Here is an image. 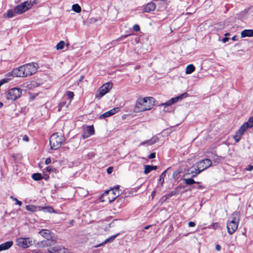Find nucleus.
Instances as JSON below:
<instances>
[{
    "label": "nucleus",
    "instance_id": "obj_18",
    "mask_svg": "<svg viewBox=\"0 0 253 253\" xmlns=\"http://www.w3.org/2000/svg\"><path fill=\"white\" fill-rule=\"evenodd\" d=\"M156 9V4L153 2L148 3L144 7L143 11L149 13L153 11Z\"/></svg>",
    "mask_w": 253,
    "mask_h": 253
},
{
    "label": "nucleus",
    "instance_id": "obj_39",
    "mask_svg": "<svg viewBox=\"0 0 253 253\" xmlns=\"http://www.w3.org/2000/svg\"><path fill=\"white\" fill-rule=\"evenodd\" d=\"M133 30L135 32H138L140 31L139 26L137 24H135L133 26Z\"/></svg>",
    "mask_w": 253,
    "mask_h": 253
},
{
    "label": "nucleus",
    "instance_id": "obj_4",
    "mask_svg": "<svg viewBox=\"0 0 253 253\" xmlns=\"http://www.w3.org/2000/svg\"><path fill=\"white\" fill-rule=\"evenodd\" d=\"M65 137L61 133L58 132L53 133L49 138V143L51 149L56 150L60 147L65 141Z\"/></svg>",
    "mask_w": 253,
    "mask_h": 253
},
{
    "label": "nucleus",
    "instance_id": "obj_42",
    "mask_svg": "<svg viewBox=\"0 0 253 253\" xmlns=\"http://www.w3.org/2000/svg\"><path fill=\"white\" fill-rule=\"evenodd\" d=\"M11 199H13V200L16 201L15 204L18 205L19 206H21L22 204V202L19 200H18L16 198H13V196H10Z\"/></svg>",
    "mask_w": 253,
    "mask_h": 253
},
{
    "label": "nucleus",
    "instance_id": "obj_11",
    "mask_svg": "<svg viewBox=\"0 0 253 253\" xmlns=\"http://www.w3.org/2000/svg\"><path fill=\"white\" fill-rule=\"evenodd\" d=\"M196 165L197 169L200 170L201 172L210 167L212 165V162L211 160L206 159L197 162Z\"/></svg>",
    "mask_w": 253,
    "mask_h": 253
},
{
    "label": "nucleus",
    "instance_id": "obj_23",
    "mask_svg": "<svg viewBox=\"0 0 253 253\" xmlns=\"http://www.w3.org/2000/svg\"><path fill=\"white\" fill-rule=\"evenodd\" d=\"M241 37H253V30H244L241 32Z\"/></svg>",
    "mask_w": 253,
    "mask_h": 253
},
{
    "label": "nucleus",
    "instance_id": "obj_17",
    "mask_svg": "<svg viewBox=\"0 0 253 253\" xmlns=\"http://www.w3.org/2000/svg\"><path fill=\"white\" fill-rule=\"evenodd\" d=\"M200 173V170H199L197 167L194 168V167H192L187 170V172L185 173V175L186 176L189 174H191V177L194 178Z\"/></svg>",
    "mask_w": 253,
    "mask_h": 253
},
{
    "label": "nucleus",
    "instance_id": "obj_36",
    "mask_svg": "<svg viewBox=\"0 0 253 253\" xmlns=\"http://www.w3.org/2000/svg\"><path fill=\"white\" fill-rule=\"evenodd\" d=\"M26 210L34 212L36 211L37 207H25Z\"/></svg>",
    "mask_w": 253,
    "mask_h": 253
},
{
    "label": "nucleus",
    "instance_id": "obj_26",
    "mask_svg": "<svg viewBox=\"0 0 253 253\" xmlns=\"http://www.w3.org/2000/svg\"><path fill=\"white\" fill-rule=\"evenodd\" d=\"M183 180L185 182V183L188 185H191L193 184H199L200 182H196L194 179L193 178L191 177L190 178H183Z\"/></svg>",
    "mask_w": 253,
    "mask_h": 253
},
{
    "label": "nucleus",
    "instance_id": "obj_14",
    "mask_svg": "<svg viewBox=\"0 0 253 253\" xmlns=\"http://www.w3.org/2000/svg\"><path fill=\"white\" fill-rule=\"evenodd\" d=\"M120 186L119 185H116L114 186L113 188H111L110 190H106L108 192V195L110 198L111 200L112 201H114L117 198L119 197L120 195Z\"/></svg>",
    "mask_w": 253,
    "mask_h": 253
},
{
    "label": "nucleus",
    "instance_id": "obj_6",
    "mask_svg": "<svg viewBox=\"0 0 253 253\" xmlns=\"http://www.w3.org/2000/svg\"><path fill=\"white\" fill-rule=\"evenodd\" d=\"M24 73L25 77L32 76L36 73L39 68L38 64L36 63H30L23 65Z\"/></svg>",
    "mask_w": 253,
    "mask_h": 253
},
{
    "label": "nucleus",
    "instance_id": "obj_9",
    "mask_svg": "<svg viewBox=\"0 0 253 253\" xmlns=\"http://www.w3.org/2000/svg\"><path fill=\"white\" fill-rule=\"evenodd\" d=\"M39 233L47 239L46 240L42 242L44 246L48 247L54 245L55 243L54 241L49 240L51 237L50 232L49 230L47 229H42L39 231Z\"/></svg>",
    "mask_w": 253,
    "mask_h": 253
},
{
    "label": "nucleus",
    "instance_id": "obj_27",
    "mask_svg": "<svg viewBox=\"0 0 253 253\" xmlns=\"http://www.w3.org/2000/svg\"><path fill=\"white\" fill-rule=\"evenodd\" d=\"M40 211H42L45 212H56L52 208V207H42L41 209H40Z\"/></svg>",
    "mask_w": 253,
    "mask_h": 253
},
{
    "label": "nucleus",
    "instance_id": "obj_35",
    "mask_svg": "<svg viewBox=\"0 0 253 253\" xmlns=\"http://www.w3.org/2000/svg\"><path fill=\"white\" fill-rule=\"evenodd\" d=\"M166 171H164V172H163L160 176V177H159V181L160 182H161L162 184L163 183L164 181V178L165 177H166Z\"/></svg>",
    "mask_w": 253,
    "mask_h": 253
},
{
    "label": "nucleus",
    "instance_id": "obj_50",
    "mask_svg": "<svg viewBox=\"0 0 253 253\" xmlns=\"http://www.w3.org/2000/svg\"><path fill=\"white\" fill-rule=\"evenodd\" d=\"M113 168L112 167H109L107 169V172L108 173L110 174L112 172Z\"/></svg>",
    "mask_w": 253,
    "mask_h": 253
},
{
    "label": "nucleus",
    "instance_id": "obj_33",
    "mask_svg": "<svg viewBox=\"0 0 253 253\" xmlns=\"http://www.w3.org/2000/svg\"><path fill=\"white\" fill-rule=\"evenodd\" d=\"M64 46L65 42L64 41H61L57 44L56 47L57 50H61L64 48Z\"/></svg>",
    "mask_w": 253,
    "mask_h": 253
},
{
    "label": "nucleus",
    "instance_id": "obj_20",
    "mask_svg": "<svg viewBox=\"0 0 253 253\" xmlns=\"http://www.w3.org/2000/svg\"><path fill=\"white\" fill-rule=\"evenodd\" d=\"M120 235V233H117L116 235H113L109 237L108 238L106 239L103 242H102L101 244L96 245L94 246L95 248H98L101 247V246H103L105 245V244H107L108 243H111L113 242V241L116 239V238Z\"/></svg>",
    "mask_w": 253,
    "mask_h": 253
},
{
    "label": "nucleus",
    "instance_id": "obj_49",
    "mask_svg": "<svg viewBox=\"0 0 253 253\" xmlns=\"http://www.w3.org/2000/svg\"><path fill=\"white\" fill-rule=\"evenodd\" d=\"M253 169V166H249L248 168L246 169V170L248 171H251Z\"/></svg>",
    "mask_w": 253,
    "mask_h": 253
},
{
    "label": "nucleus",
    "instance_id": "obj_45",
    "mask_svg": "<svg viewBox=\"0 0 253 253\" xmlns=\"http://www.w3.org/2000/svg\"><path fill=\"white\" fill-rule=\"evenodd\" d=\"M22 139L24 141L26 142H28L29 141V138L26 135H25L23 136Z\"/></svg>",
    "mask_w": 253,
    "mask_h": 253
},
{
    "label": "nucleus",
    "instance_id": "obj_52",
    "mask_svg": "<svg viewBox=\"0 0 253 253\" xmlns=\"http://www.w3.org/2000/svg\"><path fill=\"white\" fill-rule=\"evenodd\" d=\"M215 249L217 251H220L221 250V246L219 245H216L215 246Z\"/></svg>",
    "mask_w": 253,
    "mask_h": 253
},
{
    "label": "nucleus",
    "instance_id": "obj_1",
    "mask_svg": "<svg viewBox=\"0 0 253 253\" xmlns=\"http://www.w3.org/2000/svg\"><path fill=\"white\" fill-rule=\"evenodd\" d=\"M155 105V99L152 97H139L137 99L134 108L136 113L151 110Z\"/></svg>",
    "mask_w": 253,
    "mask_h": 253
},
{
    "label": "nucleus",
    "instance_id": "obj_61",
    "mask_svg": "<svg viewBox=\"0 0 253 253\" xmlns=\"http://www.w3.org/2000/svg\"><path fill=\"white\" fill-rule=\"evenodd\" d=\"M229 35V33H226V34H224V35H225V36H228Z\"/></svg>",
    "mask_w": 253,
    "mask_h": 253
},
{
    "label": "nucleus",
    "instance_id": "obj_53",
    "mask_svg": "<svg viewBox=\"0 0 253 253\" xmlns=\"http://www.w3.org/2000/svg\"><path fill=\"white\" fill-rule=\"evenodd\" d=\"M228 40H229L228 38L225 37L222 39V42L223 43H225L226 42H227L228 41Z\"/></svg>",
    "mask_w": 253,
    "mask_h": 253
},
{
    "label": "nucleus",
    "instance_id": "obj_57",
    "mask_svg": "<svg viewBox=\"0 0 253 253\" xmlns=\"http://www.w3.org/2000/svg\"><path fill=\"white\" fill-rule=\"evenodd\" d=\"M150 226H151V225H147V226H145L144 227V229H148L150 228Z\"/></svg>",
    "mask_w": 253,
    "mask_h": 253
},
{
    "label": "nucleus",
    "instance_id": "obj_60",
    "mask_svg": "<svg viewBox=\"0 0 253 253\" xmlns=\"http://www.w3.org/2000/svg\"><path fill=\"white\" fill-rule=\"evenodd\" d=\"M155 192L154 191H153V192H152V196H153V195H155Z\"/></svg>",
    "mask_w": 253,
    "mask_h": 253
},
{
    "label": "nucleus",
    "instance_id": "obj_51",
    "mask_svg": "<svg viewBox=\"0 0 253 253\" xmlns=\"http://www.w3.org/2000/svg\"><path fill=\"white\" fill-rule=\"evenodd\" d=\"M66 102H61L59 103L58 105H59L60 107H61L62 108L66 105Z\"/></svg>",
    "mask_w": 253,
    "mask_h": 253
},
{
    "label": "nucleus",
    "instance_id": "obj_43",
    "mask_svg": "<svg viewBox=\"0 0 253 253\" xmlns=\"http://www.w3.org/2000/svg\"><path fill=\"white\" fill-rule=\"evenodd\" d=\"M156 157V153H152L148 156V158L150 159H154Z\"/></svg>",
    "mask_w": 253,
    "mask_h": 253
},
{
    "label": "nucleus",
    "instance_id": "obj_56",
    "mask_svg": "<svg viewBox=\"0 0 253 253\" xmlns=\"http://www.w3.org/2000/svg\"><path fill=\"white\" fill-rule=\"evenodd\" d=\"M62 108L61 107H60L59 105H58V110H57L58 112H60Z\"/></svg>",
    "mask_w": 253,
    "mask_h": 253
},
{
    "label": "nucleus",
    "instance_id": "obj_19",
    "mask_svg": "<svg viewBox=\"0 0 253 253\" xmlns=\"http://www.w3.org/2000/svg\"><path fill=\"white\" fill-rule=\"evenodd\" d=\"M159 140V138L157 136H154L150 139L142 142L140 143V145H151L157 142Z\"/></svg>",
    "mask_w": 253,
    "mask_h": 253
},
{
    "label": "nucleus",
    "instance_id": "obj_59",
    "mask_svg": "<svg viewBox=\"0 0 253 253\" xmlns=\"http://www.w3.org/2000/svg\"><path fill=\"white\" fill-rule=\"evenodd\" d=\"M3 106V103L0 102V108Z\"/></svg>",
    "mask_w": 253,
    "mask_h": 253
},
{
    "label": "nucleus",
    "instance_id": "obj_7",
    "mask_svg": "<svg viewBox=\"0 0 253 253\" xmlns=\"http://www.w3.org/2000/svg\"><path fill=\"white\" fill-rule=\"evenodd\" d=\"M22 93L21 90L17 87L9 89L6 94V98L8 100L14 101L18 99L21 96Z\"/></svg>",
    "mask_w": 253,
    "mask_h": 253
},
{
    "label": "nucleus",
    "instance_id": "obj_13",
    "mask_svg": "<svg viewBox=\"0 0 253 253\" xmlns=\"http://www.w3.org/2000/svg\"><path fill=\"white\" fill-rule=\"evenodd\" d=\"M6 77H26L24 73V69L23 65L18 68L14 69L11 72L8 73L6 74Z\"/></svg>",
    "mask_w": 253,
    "mask_h": 253
},
{
    "label": "nucleus",
    "instance_id": "obj_3",
    "mask_svg": "<svg viewBox=\"0 0 253 253\" xmlns=\"http://www.w3.org/2000/svg\"><path fill=\"white\" fill-rule=\"evenodd\" d=\"M253 127V117H250L248 121L245 122L240 127V128L236 131L235 134L233 136L236 143L238 142L241 139L243 135L247 129L249 128Z\"/></svg>",
    "mask_w": 253,
    "mask_h": 253
},
{
    "label": "nucleus",
    "instance_id": "obj_30",
    "mask_svg": "<svg viewBox=\"0 0 253 253\" xmlns=\"http://www.w3.org/2000/svg\"><path fill=\"white\" fill-rule=\"evenodd\" d=\"M117 200L116 204L118 205H121L125 203V201L126 200V198L124 197L123 196H119L116 198V199Z\"/></svg>",
    "mask_w": 253,
    "mask_h": 253
},
{
    "label": "nucleus",
    "instance_id": "obj_34",
    "mask_svg": "<svg viewBox=\"0 0 253 253\" xmlns=\"http://www.w3.org/2000/svg\"><path fill=\"white\" fill-rule=\"evenodd\" d=\"M66 95L67 96L68 98L70 100H71L74 96V92L70 91H67L66 92Z\"/></svg>",
    "mask_w": 253,
    "mask_h": 253
},
{
    "label": "nucleus",
    "instance_id": "obj_41",
    "mask_svg": "<svg viewBox=\"0 0 253 253\" xmlns=\"http://www.w3.org/2000/svg\"><path fill=\"white\" fill-rule=\"evenodd\" d=\"M211 226L214 229H217L219 226L217 223H213Z\"/></svg>",
    "mask_w": 253,
    "mask_h": 253
},
{
    "label": "nucleus",
    "instance_id": "obj_2",
    "mask_svg": "<svg viewBox=\"0 0 253 253\" xmlns=\"http://www.w3.org/2000/svg\"><path fill=\"white\" fill-rule=\"evenodd\" d=\"M240 215L238 212H234L228 218L226 226L229 234H233L238 229Z\"/></svg>",
    "mask_w": 253,
    "mask_h": 253
},
{
    "label": "nucleus",
    "instance_id": "obj_38",
    "mask_svg": "<svg viewBox=\"0 0 253 253\" xmlns=\"http://www.w3.org/2000/svg\"><path fill=\"white\" fill-rule=\"evenodd\" d=\"M46 170L47 171V172H50L51 171H54L56 170V169L55 168H54L52 166H48L47 167H46Z\"/></svg>",
    "mask_w": 253,
    "mask_h": 253
},
{
    "label": "nucleus",
    "instance_id": "obj_15",
    "mask_svg": "<svg viewBox=\"0 0 253 253\" xmlns=\"http://www.w3.org/2000/svg\"><path fill=\"white\" fill-rule=\"evenodd\" d=\"M188 96V94L186 92H185L178 96L171 98L170 99H169V101H167L166 102L162 103L161 104V105L164 106H170L172 104L177 102L178 101L181 100L183 98L187 97Z\"/></svg>",
    "mask_w": 253,
    "mask_h": 253
},
{
    "label": "nucleus",
    "instance_id": "obj_48",
    "mask_svg": "<svg viewBox=\"0 0 253 253\" xmlns=\"http://www.w3.org/2000/svg\"><path fill=\"white\" fill-rule=\"evenodd\" d=\"M188 225L189 227H194L195 226V223L194 222L190 221L188 222Z\"/></svg>",
    "mask_w": 253,
    "mask_h": 253
},
{
    "label": "nucleus",
    "instance_id": "obj_12",
    "mask_svg": "<svg viewBox=\"0 0 253 253\" xmlns=\"http://www.w3.org/2000/svg\"><path fill=\"white\" fill-rule=\"evenodd\" d=\"M49 247L48 251L49 253H69V250L62 246L54 244Z\"/></svg>",
    "mask_w": 253,
    "mask_h": 253
},
{
    "label": "nucleus",
    "instance_id": "obj_21",
    "mask_svg": "<svg viewBox=\"0 0 253 253\" xmlns=\"http://www.w3.org/2000/svg\"><path fill=\"white\" fill-rule=\"evenodd\" d=\"M13 244L12 241H7L0 245V252L5 251L10 248Z\"/></svg>",
    "mask_w": 253,
    "mask_h": 253
},
{
    "label": "nucleus",
    "instance_id": "obj_47",
    "mask_svg": "<svg viewBox=\"0 0 253 253\" xmlns=\"http://www.w3.org/2000/svg\"><path fill=\"white\" fill-rule=\"evenodd\" d=\"M89 136H88V134L85 131L82 134V137L84 139H85Z\"/></svg>",
    "mask_w": 253,
    "mask_h": 253
},
{
    "label": "nucleus",
    "instance_id": "obj_10",
    "mask_svg": "<svg viewBox=\"0 0 253 253\" xmlns=\"http://www.w3.org/2000/svg\"><path fill=\"white\" fill-rule=\"evenodd\" d=\"M16 245L22 248H27L32 245L33 241L30 238H19L16 241Z\"/></svg>",
    "mask_w": 253,
    "mask_h": 253
},
{
    "label": "nucleus",
    "instance_id": "obj_32",
    "mask_svg": "<svg viewBox=\"0 0 253 253\" xmlns=\"http://www.w3.org/2000/svg\"><path fill=\"white\" fill-rule=\"evenodd\" d=\"M72 10L76 12L79 13L81 11V7L78 4H74L72 5Z\"/></svg>",
    "mask_w": 253,
    "mask_h": 253
},
{
    "label": "nucleus",
    "instance_id": "obj_62",
    "mask_svg": "<svg viewBox=\"0 0 253 253\" xmlns=\"http://www.w3.org/2000/svg\"><path fill=\"white\" fill-rule=\"evenodd\" d=\"M73 221H74L73 220H71V221L70 222V224H73Z\"/></svg>",
    "mask_w": 253,
    "mask_h": 253
},
{
    "label": "nucleus",
    "instance_id": "obj_28",
    "mask_svg": "<svg viewBox=\"0 0 253 253\" xmlns=\"http://www.w3.org/2000/svg\"><path fill=\"white\" fill-rule=\"evenodd\" d=\"M195 70V67L193 64L188 65L186 68L185 73L186 74H190Z\"/></svg>",
    "mask_w": 253,
    "mask_h": 253
},
{
    "label": "nucleus",
    "instance_id": "obj_55",
    "mask_svg": "<svg viewBox=\"0 0 253 253\" xmlns=\"http://www.w3.org/2000/svg\"><path fill=\"white\" fill-rule=\"evenodd\" d=\"M176 192L175 191H172L170 193V196H173V195H175Z\"/></svg>",
    "mask_w": 253,
    "mask_h": 253
},
{
    "label": "nucleus",
    "instance_id": "obj_24",
    "mask_svg": "<svg viewBox=\"0 0 253 253\" xmlns=\"http://www.w3.org/2000/svg\"><path fill=\"white\" fill-rule=\"evenodd\" d=\"M157 169L156 166L145 165L144 166V173L146 174L149 173L153 170H156Z\"/></svg>",
    "mask_w": 253,
    "mask_h": 253
},
{
    "label": "nucleus",
    "instance_id": "obj_58",
    "mask_svg": "<svg viewBox=\"0 0 253 253\" xmlns=\"http://www.w3.org/2000/svg\"><path fill=\"white\" fill-rule=\"evenodd\" d=\"M216 157H217V160L218 161H220L221 159V157H218L217 156H216Z\"/></svg>",
    "mask_w": 253,
    "mask_h": 253
},
{
    "label": "nucleus",
    "instance_id": "obj_25",
    "mask_svg": "<svg viewBox=\"0 0 253 253\" xmlns=\"http://www.w3.org/2000/svg\"><path fill=\"white\" fill-rule=\"evenodd\" d=\"M88 136H91L94 134V129L93 126H86L85 131Z\"/></svg>",
    "mask_w": 253,
    "mask_h": 253
},
{
    "label": "nucleus",
    "instance_id": "obj_37",
    "mask_svg": "<svg viewBox=\"0 0 253 253\" xmlns=\"http://www.w3.org/2000/svg\"><path fill=\"white\" fill-rule=\"evenodd\" d=\"M10 79L8 78H6L3 79L0 81V86L3 84L7 83L9 81Z\"/></svg>",
    "mask_w": 253,
    "mask_h": 253
},
{
    "label": "nucleus",
    "instance_id": "obj_22",
    "mask_svg": "<svg viewBox=\"0 0 253 253\" xmlns=\"http://www.w3.org/2000/svg\"><path fill=\"white\" fill-rule=\"evenodd\" d=\"M108 195V191H105L104 193L101 196L100 198V201L101 202H106L109 204H110L112 202V200H111L110 198Z\"/></svg>",
    "mask_w": 253,
    "mask_h": 253
},
{
    "label": "nucleus",
    "instance_id": "obj_5",
    "mask_svg": "<svg viewBox=\"0 0 253 253\" xmlns=\"http://www.w3.org/2000/svg\"><path fill=\"white\" fill-rule=\"evenodd\" d=\"M36 3L35 1H26L14 7V10L16 14H21L30 9Z\"/></svg>",
    "mask_w": 253,
    "mask_h": 253
},
{
    "label": "nucleus",
    "instance_id": "obj_29",
    "mask_svg": "<svg viewBox=\"0 0 253 253\" xmlns=\"http://www.w3.org/2000/svg\"><path fill=\"white\" fill-rule=\"evenodd\" d=\"M15 14H16V13H15L14 9V10L9 9L7 11L6 17H7V18H12L14 16H15Z\"/></svg>",
    "mask_w": 253,
    "mask_h": 253
},
{
    "label": "nucleus",
    "instance_id": "obj_54",
    "mask_svg": "<svg viewBox=\"0 0 253 253\" xmlns=\"http://www.w3.org/2000/svg\"><path fill=\"white\" fill-rule=\"evenodd\" d=\"M237 40H238V38L236 36L233 37L232 38V40H233V41H237Z\"/></svg>",
    "mask_w": 253,
    "mask_h": 253
},
{
    "label": "nucleus",
    "instance_id": "obj_31",
    "mask_svg": "<svg viewBox=\"0 0 253 253\" xmlns=\"http://www.w3.org/2000/svg\"><path fill=\"white\" fill-rule=\"evenodd\" d=\"M32 178L36 181L41 180L42 178V176L41 174L39 173H35L32 174Z\"/></svg>",
    "mask_w": 253,
    "mask_h": 253
},
{
    "label": "nucleus",
    "instance_id": "obj_46",
    "mask_svg": "<svg viewBox=\"0 0 253 253\" xmlns=\"http://www.w3.org/2000/svg\"><path fill=\"white\" fill-rule=\"evenodd\" d=\"M51 162V159L50 158H47V159H46L45 161V164L46 165H48L49 164H50Z\"/></svg>",
    "mask_w": 253,
    "mask_h": 253
},
{
    "label": "nucleus",
    "instance_id": "obj_8",
    "mask_svg": "<svg viewBox=\"0 0 253 253\" xmlns=\"http://www.w3.org/2000/svg\"><path fill=\"white\" fill-rule=\"evenodd\" d=\"M112 84L110 83H107L102 85L99 88L97 93L95 94V97L98 99H100L105 94L108 93L112 87Z\"/></svg>",
    "mask_w": 253,
    "mask_h": 253
},
{
    "label": "nucleus",
    "instance_id": "obj_40",
    "mask_svg": "<svg viewBox=\"0 0 253 253\" xmlns=\"http://www.w3.org/2000/svg\"><path fill=\"white\" fill-rule=\"evenodd\" d=\"M197 184V186H194L193 188L197 189H203L205 188L204 186L200 184V183Z\"/></svg>",
    "mask_w": 253,
    "mask_h": 253
},
{
    "label": "nucleus",
    "instance_id": "obj_44",
    "mask_svg": "<svg viewBox=\"0 0 253 253\" xmlns=\"http://www.w3.org/2000/svg\"><path fill=\"white\" fill-rule=\"evenodd\" d=\"M129 35H124L121 36L119 38H118V41H120L122 40H123L124 39H126L127 38Z\"/></svg>",
    "mask_w": 253,
    "mask_h": 253
},
{
    "label": "nucleus",
    "instance_id": "obj_16",
    "mask_svg": "<svg viewBox=\"0 0 253 253\" xmlns=\"http://www.w3.org/2000/svg\"><path fill=\"white\" fill-rule=\"evenodd\" d=\"M119 108L118 107L113 108L111 110H110L107 112H106L105 113L99 116V119H104L106 118L111 116L115 114L117 112H118L119 111Z\"/></svg>",
    "mask_w": 253,
    "mask_h": 253
},
{
    "label": "nucleus",
    "instance_id": "obj_63",
    "mask_svg": "<svg viewBox=\"0 0 253 253\" xmlns=\"http://www.w3.org/2000/svg\"><path fill=\"white\" fill-rule=\"evenodd\" d=\"M93 155L92 154L91 155V157H93Z\"/></svg>",
    "mask_w": 253,
    "mask_h": 253
}]
</instances>
